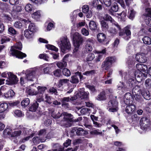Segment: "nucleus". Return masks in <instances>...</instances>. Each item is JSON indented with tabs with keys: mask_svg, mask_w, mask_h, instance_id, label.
<instances>
[{
	"mask_svg": "<svg viewBox=\"0 0 151 151\" xmlns=\"http://www.w3.org/2000/svg\"><path fill=\"white\" fill-rule=\"evenodd\" d=\"M103 20L105 21H110L111 23H114V22H115L114 20L108 14H106L103 17Z\"/></svg>",
	"mask_w": 151,
	"mask_h": 151,
	"instance_id": "37",
	"label": "nucleus"
},
{
	"mask_svg": "<svg viewBox=\"0 0 151 151\" xmlns=\"http://www.w3.org/2000/svg\"><path fill=\"white\" fill-rule=\"evenodd\" d=\"M70 101V97H64L61 99V101L62 106L65 109H68L69 108V105L68 102Z\"/></svg>",
	"mask_w": 151,
	"mask_h": 151,
	"instance_id": "15",
	"label": "nucleus"
},
{
	"mask_svg": "<svg viewBox=\"0 0 151 151\" xmlns=\"http://www.w3.org/2000/svg\"><path fill=\"white\" fill-rule=\"evenodd\" d=\"M136 12L132 8L129 7L128 9V17L130 19H132L134 17Z\"/></svg>",
	"mask_w": 151,
	"mask_h": 151,
	"instance_id": "23",
	"label": "nucleus"
},
{
	"mask_svg": "<svg viewBox=\"0 0 151 151\" xmlns=\"http://www.w3.org/2000/svg\"><path fill=\"white\" fill-rule=\"evenodd\" d=\"M33 18L37 21H39L41 17V14L40 11H37L35 12L32 15Z\"/></svg>",
	"mask_w": 151,
	"mask_h": 151,
	"instance_id": "32",
	"label": "nucleus"
},
{
	"mask_svg": "<svg viewBox=\"0 0 151 151\" xmlns=\"http://www.w3.org/2000/svg\"><path fill=\"white\" fill-rule=\"evenodd\" d=\"M83 39L78 33L74 34L73 36V42L75 47L73 50L74 52L78 51L81 44H82Z\"/></svg>",
	"mask_w": 151,
	"mask_h": 151,
	"instance_id": "3",
	"label": "nucleus"
},
{
	"mask_svg": "<svg viewBox=\"0 0 151 151\" xmlns=\"http://www.w3.org/2000/svg\"><path fill=\"white\" fill-rule=\"evenodd\" d=\"M63 114L64 116V120L68 123L69 127L71 126L72 124L71 123L74 122V118L73 117V115L70 114L65 112L63 113Z\"/></svg>",
	"mask_w": 151,
	"mask_h": 151,
	"instance_id": "11",
	"label": "nucleus"
},
{
	"mask_svg": "<svg viewBox=\"0 0 151 151\" xmlns=\"http://www.w3.org/2000/svg\"><path fill=\"white\" fill-rule=\"evenodd\" d=\"M67 65V62L66 61H63L62 62H58L57 63V66L61 69L65 67Z\"/></svg>",
	"mask_w": 151,
	"mask_h": 151,
	"instance_id": "41",
	"label": "nucleus"
},
{
	"mask_svg": "<svg viewBox=\"0 0 151 151\" xmlns=\"http://www.w3.org/2000/svg\"><path fill=\"white\" fill-rule=\"evenodd\" d=\"M151 125L150 120L147 117H142V130L145 132L149 129Z\"/></svg>",
	"mask_w": 151,
	"mask_h": 151,
	"instance_id": "12",
	"label": "nucleus"
},
{
	"mask_svg": "<svg viewBox=\"0 0 151 151\" xmlns=\"http://www.w3.org/2000/svg\"><path fill=\"white\" fill-rule=\"evenodd\" d=\"M39 58L40 59H43L47 61H48V57L45 54H41L39 55Z\"/></svg>",
	"mask_w": 151,
	"mask_h": 151,
	"instance_id": "56",
	"label": "nucleus"
},
{
	"mask_svg": "<svg viewBox=\"0 0 151 151\" xmlns=\"http://www.w3.org/2000/svg\"><path fill=\"white\" fill-rule=\"evenodd\" d=\"M108 110L110 112H115L118 111L119 108L118 106H116V104L115 103L114 104V106H107Z\"/></svg>",
	"mask_w": 151,
	"mask_h": 151,
	"instance_id": "38",
	"label": "nucleus"
},
{
	"mask_svg": "<svg viewBox=\"0 0 151 151\" xmlns=\"http://www.w3.org/2000/svg\"><path fill=\"white\" fill-rule=\"evenodd\" d=\"M2 21L6 23H9L11 20L12 18L10 16L6 14H4L2 17Z\"/></svg>",
	"mask_w": 151,
	"mask_h": 151,
	"instance_id": "31",
	"label": "nucleus"
},
{
	"mask_svg": "<svg viewBox=\"0 0 151 151\" xmlns=\"http://www.w3.org/2000/svg\"><path fill=\"white\" fill-rule=\"evenodd\" d=\"M132 93L133 95L134 94H141L142 90H141L140 87L138 85H136L132 89Z\"/></svg>",
	"mask_w": 151,
	"mask_h": 151,
	"instance_id": "29",
	"label": "nucleus"
},
{
	"mask_svg": "<svg viewBox=\"0 0 151 151\" xmlns=\"http://www.w3.org/2000/svg\"><path fill=\"white\" fill-rule=\"evenodd\" d=\"M15 94L13 90L10 89L6 93H4V95L5 98L11 99L13 98Z\"/></svg>",
	"mask_w": 151,
	"mask_h": 151,
	"instance_id": "25",
	"label": "nucleus"
},
{
	"mask_svg": "<svg viewBox=\"0 0 151 151\" xmlns=\"http://www.w3.org/2000/svg\"><path fill=\"white\" fill-rule=\"evenodd\" d=\"M100 24L103 31L106 32L108 30L109 26L106 22L105 20H101L100 21Z\"/></svg>",
	"mask_w": 151,
	"mask_h": 151,
	"instance_id": "21",
	"label": "nucleus"
},
{
	"mask_svg": "<svg viewBox=\"0 0 151 151\" xmlns=\"http://www.w3.org/2000/svg\"><path fill=\"white\" fill-rule=\"evenodd\" d=\"M142 3H143V7L145 8V12L144 19L151 18V7H149L150 4L148 0H143Z\"/></svg>",
	"mask_w": 151,
	"mask_h": 151,
	"instance_id": "8",
	"label": "nucleus"
},
{
	"mask_svg": "<svg viewBox=\"0 0 151 151\" xmlns=\"http://www.w3.org/2000/svg\"><path fill=\"white\" fill-rule=\"evenodd\" d=\"M107 31L110 35L113 36L116 35L118 32L116 29L113 27H111Z\"/></svg>",
	"mask_w": 151,
	"mask_h": 151,
	"instance_id": "40",
	"label": "nucleus"
},
{
	"mask_svg": "<svg viewBox=\"0 0 151 151\" xmlns=\"http://www.w3.org/2000/svg\"><path fill=\"white\" fill-rule=\"evenodd\" d=\"M28 93L29 95H37L38 94L37 91H35V90L32 88H30L28 91Z\"/></svg>",
	"mask_w": 151,
	"mask_h": 151,
	"instance_id": "64",
	"label": "nucleus"
},
{
	"mask_svg": "<svg viewBox=\"0 0 151 151\" xmlns=\"http://www.w3.org/2000/svg\"><path fill=\"white\" fill-rule=\"evenodd\" d=\"M38 94L43 95L45 91L47 89V88L45 86H39L37 87Z\"/></svg>",
	"mask_w": 151,
	"mask_h": 151,
	"instance_id": "26",
	"label": "nucleus"
},
{
	"mask_svg": "<svg viewBox=\"0 0 151 151\" xmlns=\"http://www.w3.org/2000/svg\"><path fill=\"white\" fill-rule=\"evenodd\" d=\"M99 130H93L90 132V134L92 135H102V132H99Z\"/></svg>",
	"mask_w": 151,
	"mask_h": 151,
	"instance_id": "57",
	"label": "nucleus"
},
{
	"mask_svg": "<svg viewBox=\"0 0 151 151\" xmlns=\"http://www.w3.org/2000/svg\"><path fill=\"white\" fill-rule=\"evenodd\" d=\"M10 39L7 37L5 36L1 38V44H3L4 43L9 41Z\"/></svg>",
	"mask_w": 151,
	"mask_h": 151,
	"instance_id": "61",
	"label": "nucleus"
},
{
	"mask_svg": "<svg viewBox=\"0 0 151 151\" xmlns=\"http://www.w3.org/2000/svg\"><path fill=\"white\" fill-rule=\"evenodd\" d=\"M69 81V80L68 79H60L58 83L59 88H60L63 86L65 85L68 83Z\"/></svg>",
	"mask_w": 151,
	"mask_h": 151,
	"instance_id": "35",
	"label": "nucleus"
},
{
	"mask_svg": "<svg viewBox=\"0 0 151 151\" xmlns=\"http://www.w3.org/2000/svg\"><path fill=\"white\" fill-rule=\"evenodd\" d=\"M39 106V104L37 101H35L31 103L29 106V111L32 112H35Z\"/></svg>",
	"mask_w": 151,
	"mask_h": 151,
	"instance_id": "18",
	"label": "nucleus"
},
{
	"mask_svg": "<svg viewBox=\"0 0 151 151\" xmlns=\"http://www.w3.org/2000/svg\"><path fill=\"white\" fill-rule=\"evenodd\" d=\"M22 24L20 21H17L15 22L14 24V26L17 28H20L22 27Z\"/></svg>",
	"mask_w": 151,
	"mask_h": 151,
	"instance_id": "62",
	"label": "nucleus"
},
{
	"mask_svg": "<svg viewBox=\"0 0 151 151\" xmlns=\"http://www.w3.org/2000/svg\"><path fill=\"white\" fill-rule=\"evenodd\" d=\"M71 140L69 139H67L65 142H64L63 144V147H67L68 146H70L71 142Z\"/></svg>",
	"mask_w": 151,
	"mask_h": 151,
	"instance_id": "58",
	"label": "nucleus"
},
{
	"mask_svg": "<svg viewBox=\"0 0 151 151\" xmlns=\"http://www.w3.org/2000/svg\"><path fill=\"white\" fill-rule=\"evenodd\" d=\"M74 74L77 77H78V76L79 77L80 81V82L86 79V77L83 76L84 75H83V73H82L81 72H79L78 71L74 73Z\"/></svg>",
	"mask_w": 151,
	"mask_h": 151,
	"instance_id": "39",
	"label": "nucleus"
},
{
	"mask_svg": "<svg viewBox=\"0 0 151 151\" xmlns=\"http://www.w3.org/2000/svg\"><path fill=\"white\" fill-rule=\"evenodd\" d=\"M97 39L98 42L101 45H107L109 42L106 35L103 33H99L97 34Z\"/></svg>",
	"mask_w": 151,
	"mask_h": 151,
	"instance_id": "7",
	"label": "nucleus"
},
{
	"mask_svg": "<svg viewBox=\"0 0 151 151\" xmlns=\"http://www.w3.org/2000/svg\"><path fill=\"white\" fill-rule=\"evenodd\" d=\"M97 99L100 101H103L106 99V93L104 91L101 92L97 96Z\"/></svg>",
	"mask_w": 151,
	"mask_h": 151,
	"instance_id": "24",
	"label": "nucleus"
},
{
	"mask_svg": "<svg viewBox=\"0 0 151 151\" xmlns=\"http://www.w3.org/2000/svg\"><path fill=\"white\" fill-rule=\"evenodd\" d=\"M28 30H29L33 33H34L36 31V28L35 24L33 23H30L28 27Z\"/></svg>",
	"mask_w": 151,
	"mask_h": 151,
	"instance_id": "47",
	"label": "nucleus"
},
{
	"mask_svg": "<svg viewBox=\"0 0 151 151\" xmlns=\"http://www.w3.org/2000/svg\"><path fill=\"white\" fill-rule=\"evenodd\" d=\"M103 55L101 54H99L98 56L96 57V58L95 60L96 63L99 62L100 60L102 59Z\"/></svg>",
	"mask_w": 151,
	"mask_h": 151,
	"instance_id": "63",
	"label": "nucleus"
},
{
	"mask_svg": "<svg viewBox=\"0 0 151 151\" xmlns=\"http://www.w3.org/2000/svg\"><path fill=\"white\" fill-rule=\"evenodd\" d=\"M8 33L12 35L17 34V31L13 27H10L8 29Z\"/></svg>",
	"mask_w": 151,
	"mask_h": 151,
	"instance_id": "52",
	"label": "nucleus"
},
{
	"mask_svg": "<svg viewBox=\"0 0 151 151\" xmlns=\"http://www.w3.org/2000/svg\"><path fill=\"white\" fill-rule=\"evenodd\" d=\"M22 9V6H20L15 5L13 7V10L17 12H21Z\"/></svg>",
	"mask_w": 151,
	"mask_h": 151,
	"instance_id": "54",
	"label": "nucleus"
},
{
	"mask_svg": "<svg viewBox=\"0 0 151 151\" xmlns=\"http://www.w3.org/2000/svg\"><path fill=\"white\" fill-rule=\"evenodd\" d=\"M62 72L64 76L67 77L69 76L71 74L70 70L66 68H64L63 69Z\"/></svg>",
	"mask_w": 151,
	"mask_h": 151,
	"instance_id": "48",
	"label": "nucleus"
},
{
	"mask_svg": "<svg viewBox=\"0 0 151 151\" xmlns=\"http://www.w3.org/2000/svg\"><path fill=\"white\" fill-rule=\"evenodd\" d=\"M142 41L143 43L146 44H151V38L150 37L148 36H145L143 38H142Z\"/></svg>",
	"mask_w": 151,
	"mask_h": 151,
	"instance_id": "42",
	"label": "nucleus"
},
{
	"mask_svg": "<svg viewBox=\"0 0 151 151\" xmlns=\"http://www.w3.org/2000/svg\"><path fill=\"white\" fill-rule=\"evenodd\" d=\"M34 3L37 5L41 4L46 2L47 0H30Z\"/></svg>",
	"mask_w": 151,
	"mask_h": 151,
	"instance_id": "51",
	"label": "nucleus"
},
{
	"mask_svg": "<svg viewBox=\"0 0 151 151\" xmlns=\"http://www.w3.org/2000/svg\"><path fill=\"white\" fill-rule=\"evenodd\" d=\"M25 9L26 12L31 13L32 10V6L30 4H28L25 6Z\"/></svg>",
	"mask_w": 151,
	"mask_h": 151,
	"instance_id": "50",
	"label": "nucleus"
},
{
	"mask_svg": "<svg viewBox=\"0 0 151 151\" xmlns=\"http://www.w3.org/2000/svg\"><path fill=\"white\" fill-rule=\"evenodd\" d=\"M118 9V4L116 3H114L112 4L111 8L109 9L110 12L112 13L113 12H116Z\"/></svg>",
	"mask_w": 151,
	"mask_h": 151,
	"instance_id": "27",
	"label": "nucleus"
},
{
	"mask_svg": "<svg viewBox=\"0 0 151 151\" xmlns=\"http://www.w3.org/2000/svg\"><path fill=\"white\" fill-rule=\"evenodd\" d=\"M98 25L97 23L94 21H91L89 23V28L93 32H97L99 30Z\"/></svg>",
	"mask_w": 151,
	"mask_h": 151,
	"instance_id": "14",
	"label": "nucleus"
},
{
	"mask_svg": "<svg viewBox=\"0 0 151 151\" xmlns=\"http://www.w3.org/2000/svg\"><path fill=\"white\" fill-rule=\"evenodd\" d=\"M145 110L149 113H151V102L148 103L146 105Z\"/></svg>",
	"mask_w": 151,
	"mask_h": 151,
	"instance_id": "60",
	"label": "nucleus"
},
{
	"mask_svg": "<svg viewBox=\"0 0 151 151\" xmlns=\"http://www.w3.org/2000/svg\"><path fill=\"white\" fill-rule=\"evenodd\" d=\"M30 102L29 99L28 98H25L21 103V106L24 107H26L29 105Z\"/></svg>",
	"mask_w": 151,
	"mask_h": 151,
	"instance_id": "34",
	"label": "nucleus"
},
{
	"mask_svg": "<svg viewBox=\"0 0 151 151\" xmlns=\"http://www.w3.org/2000/svg\"><path fill=\"white\" fill-rule=\"evenodd\" d=\"M91 110L88 108H83L81 109L80 112L82 114H85L88 112L89 113Z\"/></svg>",
	"mask_w": 151,
	"mask_h": 151,
	"instance_id": "59",
	"label": "nucleus"
},
{
	"mask_svg": "<svg viewBox=\"0 0 151 151\" xmlns=\"http://www.w3.org/2000/svg\"><path fill=\"white\" fill-rule=\"evenodd\" d=\"M12 130L11 129L7 128L4 131L3 136L4 138H9L13 142L17 143L18 142L17 137L19 136L22 133L21 130L15 131L12 132Z\"/></svg>",
	"mask_w": 151,
	"mask_h": 151,
	"instance_id": "2",
	"label": "nucleus"
},
{
	"mask_svg": "<svg viewBox=\"0 0 151 151\" xmlns=\"http://www.w3.org/2000/svg\"><path fill=\"white\" fill-rule=\"evenodd\" d=\"M132 1V0H118V2L120 4L123 8L125 9L126 6L124 2H125L127 6L129 7Z\"/></svg>",
	"mask_w": 151,
	"mask_h": 151,
	"instance_id": "17",
	"label": "nucleus"
},
{
	"mask_svg": "<svg viewBox=\"0 0 151 151\" xmlns=\"http://www.w3.org/2000/svg\"><path fill=\"white\" fill-rule=\"evenodd\" d=\"M109 63L108 61L106 60V58L105 61L102 63L101 67L102 68L105 67V70H108L111 65Z\"/></svg>",
	"mask_w": 151,
	"mask_h": 151,
	"instance_id": "36",
	"label": "nucleus"
},
{
	"mask_svg": "<svg viewBox=\"0 0 151 151\" xmlns=\"http://www.w3.org/2000/svg\"><path fill=\"white\" fill-rule=\"evenodd\" d=\"M6 84L9 85L17 83L18 79L17 76L10 72H9L7 80H6Z\"/></svg>",
	"mask_w": 151,
	"mask_h": 151,
	"instance_id": "9",
	"label": "nucleus"
},
{
	"mask_svg": "<svg viewBox=\"0 0 151 151\" xmlns=\"http://www.w3.org/2000/svg\"><path fill=\"white\" fill-rule=\"evenodd\" d=\"M9 105L6 103L1 104H0V113H2L5 111L6 112L9 110Z\"/></svg>",
	"mask_w": 151,
	"mask_h": 151,
	"instance_id": "19",
	"label": "nucleus"
},
{
	"mask_svg": "<svg viewBox=\"0 0 151 151\" xmlns=\"http://www.w3.org/2000/svg\"><path fill=\"white\" fill-rule=\"evenodd\" d=\"M11 54L13 56H15L16 58L19 59H23L24 58H26L27 55L20 51L15 49L13 47H12L10 49Z\"/></svg>",
	"mask_w": 151,
	"mask_h": 151,
	"instance_id": "10",
	"label": "nucleus"
},
{
	"mask_svg": "<svg viewBox=\"0 0 151 151\" xmlns=\"http://www.w3.org/2000/svg\"><path fill=\"white\" fill-rule=\"evenodd\" d=\"M24 35L27 39H29L33 37L34 33L28 29H26L24 31Z\"/></svg>",
	"mask_w": 151,
	"mask_h": 151,
	"instance_id": "22",
	"label": "nucleus"
},
{
	"mask_svg": "<svg viewBox=\"0 0 151 151\" xmlns=\"http://www.w3.org/2000/svg\"><path fill=\"white\" fill-rule=\"evenodd\" d=\"M61 49L63 52H65L67 50H69L71 48V45L67 37H63L61 39Z\"/></svg>",
	"mask_w": 151,
	"mask_h": 151,
	"instance_id": "6",
	"label": "nucleus"
},
{
	"mask_svg": "<svg viewBox=\"0 0 151 151\" xmlns=\"http://www.w3.org/2000/svg\"><path fill=\"white\" fill-rule=\"evenodd\" d=\"M95 73V70H93L89 71H86L83 73V75L86 76H90L93 75Z\"/></svg>",
	"mask_w": 151,
	"mask_h": 151,
	"instance_id": "46",
	"label": "nucleus"
},
{
	"mask_svg": "<svg viewBox=\"0 0 151 151\" xmlns=\"http://www.w3.org/2000/svg\"><path fill=\"white\" fill-rule=\"evenodd\" d=\"M95 58V55L93 53H89L87 56L86 60L87 61H90L93 60Z\"/></svg>",
	"mask_w": 151,
	"mask_h": 151,
	"instance_id": "55",
	"label": "nucleus"
},
{
	"mask_svg": "<svg viewBox=\"0 0 151 151\" xmlns=\"http://www.w3.org/2000/svg\"><path fill=\"white\" fill-rule=\"evenodd\" d=\"M114 103L115 104L116 106H118V102L114 99L111 100L108 102V106H114Z\"/></svg>",
	"mask_w": 151,
	"mask_h": 151,
	"instance_id": "49",
	"label": "nucleus"
},
{
	"mask_svg": "<svg viewBox=\"0 0 151 151\" xmlns=\"http://www.w3.org/2000/svg\"><path fill=\"white\" fill-rule=\"evenodd\" d=\"M148 68L147 65L145 64H142V75L146 78L148 74Z\"/></svg>",
	"mask_w": 151,
	"mask_h": 151,
	"instance_id": "33",
	"label": "nucleus"
},
{
	"mask_svg": "<svg viewBox=\"0 0 151 151\" xmlns=\"http://www.w3.org/2000/svg\"><path fill=\"white\" fill-rule=\"evenodd\" d=\"M128 83L129 84V86L131 88H133L137 85L134 79L132 78H130L128 80Z\"/></svg>",
	"mask_w": 151,
	"mask_h": 151,
	"instance_id": "45",
	"label": "nucleus"
},
{
	"mask_svg": "<svg viewBox=\"0 0 151 151\" xmlns=\"http://www.w3.org/2000/svg\"><path fill=\"white\" fill-rule=\"evenodd\" d=\"M77 95L81 99H87L89 98V93L88 91L86 92L83 90H81L79 91Z\"/></svg>",
	"mask_w": 151,
	"mask_h": 151,
	"instance_id": "13",
	"label": "nucleus"
},
{
	"mask_svg": "<svg viewBox=\"0 0 151 151\" xmlns=\"http://www.w3.org/2000/svg\"><path fill=\"white\" fill-rule=\"evenodd\" d=\"M86 131L84 129L78 127H74L71 128L70 133V137H71L74 136H82L85 135Z\"/></svg>",
	"mask_w": 151,
	"mask_h": 151,
	"instance_id": "5",
	"label": "nucleus"
},
{
	"mask_svg": "<svg viewBox=\"0 0 151 151\" xmlns=\"http://www.w3.org/2000/svg\"><path fill=\"white\" fill-rule=\"evenodd\" d=\"M106 60L108 61L110 64H112L115 63L116 60V59L115 56H109L106 58Z\"/></svg>",
	"mask_w": 151,
	"mask_h": 151,
	"instance_id": "44",
	"label": "nucleus"
},
{
	"mask_svg": "<svg viewBox=\"0 0 151 151\" xmlns=\"http://www.w3.org/2000/svg\"><path fill=\"white\" fill-rule=\"evenodd\" d=\"M142 96L146 100H149L151 98V93L148 91L142 92Z\"/></svg>",
	"mask_w": 151,
	"mask_h": 151,
	"instance_id": "28",
	"label": "nucleus"
},
{
	"mask_svg": "<svg viewBox=\"0 0 151 151\" xmlns=\"http://www.w3.org/2000/svg\"><path fill=\"white\" fill-rule=\"evenodd\" d=\"M45 47L48 49L54 51L55 52H58V50L57 48L52 45L50 44L46 45Z\"/></svg>",
	"mask_w": 151,
	"mask_h": 151,
	"instance_id": "43",
	"label": "nucleus"
},
{
	"mask_svg": "<svg viewBox=\"0 0 151 151\" xmlns=\"http://www.w3.org/2000/svg\"><path fill=\"white\" fill-rule=\"evenodd\" d=\"M54 148L53 151H64V147L60 145L59 144H55L53 146Z\"/></svg>",
	"mask_w": 151,
	"mask_h": 151,
	"instance_id": "30",
	"label": "nucleus"
},
{
	"mask_svg": "<svg viewBox=\"0 0 151 151\" xmlns=\"http://www.w3.org/2000/svg\"><path fill=\"white\" fill-rule=\"evenodd\" d=\"M62 71L61 69H57L53 72L54 75L56 77H60L61 76Z\"/></svg>",
	"mask_w": 151,
	"mask_h": 151,
	"instance_id": "53",
	"label": "nucleus"
},
{
	"mask_svg": "<svg viewBox=\"0 0 151 151\" xmlns=\"http://www.w3.org/2000/svg\"><path fill=\"white\" fill-rule=\"evenodd\" d=\"M70 82L73 84V88L75 87L76 85L79 82V80L78 77H77L74 74L71 77V79L70 80Z\"/></svg>",
	"mask_w": 151,
	"mask_h": 151,
	"instance_id": "20",
	"label": "nucleus"
},
{
	"mask_svg": "<svg viewBox=\"0 0 151 151\" xmlns=\"http://www.w3.org/2000/svg\"><path fill=\"white\" fill-rule=\"evenodd\" d=\"M36 71L35 70H30L27 72L26 75V78L30 81H33V79L35 77Z\"/></svg>",
	"mask_w": 151,
	"mask_h": 151,
	"instance_id": "16",
	"label": "nucleus"
},
{
	"mask_svg": "<svg viewBox=\"0 0 151 151\" xmlns=\"http://www.w3.org/2000/svg\"><path fill=\"white\" fill-rule=\"evenodd\" d=\"M134 98L130 93L128 92L124 95V101L126 105H128L125 109V111L128 114H131L135 109V106L133 103Z\"/></svg>",
	"mask_w": 151,
	"mask_h": 151,
	"instance_id": "1",
	"label": "nucleus"
},
{
	"mask_svg": "<svg viewBox=\"0 0 151 151\" xmlns=\"http://www.w3.org/2000/svg\"><path fill=\"white\" fill-rule=\"evenodd\" d=\"M129 27L127 26L122 29L118 32L119 36L123 38L125 40H128L131 38V32Z\"/></svg>",
	"mask_w": 151,
	"mask_h": 151,
	"instance_id": "4",
	"label": "nucleus"
}]
</instances>
